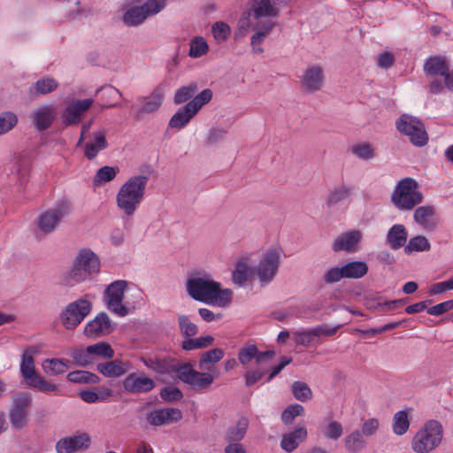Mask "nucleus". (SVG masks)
Segmentation results:
<instances>
[{
	"label": "nucleus",
	"mask_w": 453,
	"mask_h": 453,
	"mask_svg": "<svg viewBox=\"0 0 453 453\" xmlns=\"http://www.w3.org/2000/svg\"><path fill=\"white\" fill-rule=\"evenodd\" d=\"M188 294L196 301L221 308L227 307L233 298L230 288H221L211 277H191L186 282Z\"/></svg>",
	"instance_id": "obj_1"
},
{
	"label": "nucleus",
	"mask_w": 453,
	"mask_h": 453,
	"mask_svg": "<svg viewBox=\"0 0 453 453\" xmlns=\"http://www.w3.org/2000/svg\"><path fill=\"white\" fill-rule=\"evenodd\" d=\"M148 181V175H134L119 188L116 196V203L126 216L131 217L134 214L144 197Z\"/></svg>",
	"instance_id": "obj_2"
},
{
	"label": "nucleus",
	"mask_w": 453,
	"mask_h": 453,
	"mask_svg": "<svg viewBox=\"0 0 453 453\" xmlns=\"http://www.w3.org/2000/svg\"><path fill=\"white\" fill-rule=\"evenodd\" d=\"M35 352L32 349H27L21 357L20 373L26 380L27 387L44 394L58 395L59 388L58 385L36 373L34 359Z\"/></svg>",
	"instance_id": "obj_3"
},
{
	"label": "nucleus",
	"mask_w": 453,
	"mask_h": 453,
	"mask_svg": "<svg viewBox=\"0 0 453 453\" xmlns=\"http://www.w3.org/2000/svg\"><path fill=\"white\" fill-rule=\"evenodd\" d=\"M443 428L441 424L434 419L427 421L411 440V449L416 453H429L441 442Z\"/></svg>",
	"instance_id": "obj_4"
},
{
	"label": "nucleus",
	"mask_w": 453,
	"mask_h": 453,
	"mask_svg": "<svg viewBox=\"0 0 453 453\" xmlns=\"http://www.w3.org/2000/svg\"><path fill=\"white\" fill-rule=\"evenodd\" d=\"M71 212V204L66 200H61L42 211L36 218L35 224L37 235H48L54 233L65 217Z\"/></svg>",
	"instance_id": "obj_5"
},
{
	"label": "nucleus",
	"mask_w": 453,
	"mask_h": 453,
	"mask_svg": "<svg viewBox=\"0 0 453 453\" xmlns=\"http://www.w3.org/2000/svg\"><path fill=\"white\" fill-rule=\"evenodd\" d=\"M423 200L422 194L418 189V183L411 178L401 180L395 186L391 201L399 210L410 211Z\"/></svg>",
	"instance_id": "obj_6"
},
{
	"label": "nucleus",
	"mask_w": 453,
	"mask_h": 453,
	"mask_svg": "<svg viewBox=\"0 0 453 453\" xmlns=\"http://www.w3.org/2000/svg\"><path fill=\"white\" fill-rule=\"evenodd\" d=\"M100 271V262L97 256L90 250H82L76 257L70 271V277L76 282L89 280Z\"/></svg>",
	"instance_id": "obj_7"
},
{
	"label": "nucleus",
	"mask_w": 453,
	"mask_h": 453,
	"mask_svg": "<svg viewBox=\"0 0 453 453\" xmlns=\"http://www.w3.org/2000/svg\"><path fill=\"white\" fill-rule=\"evenodd\" d=\"M32 397L27 392L16 394L9 409V420L12 429L20 431L28 426Z\"/></svg>",
	"instance_id": "obj_8"
},
{
	"label": "nucleus",
	"mask_w": 453,
	"mask_h": 453,
	"mask_svg": "<svg viewBox=\"0 0 453 453\" xmlns=\"http://www.w3.org/2000/svg\"><path fill=\"white\" fill-rule=\"evenodd\" d=\"M92 303L85 297L79 298L70 303L61 311L59 319L63 326L67 330L75 329L89 314Z\"/></svg>",
	"instance_id": "obj_9"
},
{
	"label": "nucleus",
	"mask_w": 453,
	"mask_h": 453,
	"mask_svg": "<svg viewBox=\"0 0 453 453\" xmlns=\"http://www.w3.org/2000/svg\"><path fill=\"white\" fill-rule=\"evenodd\" d=\"M396 128L402 134L408 136L415 146L423 147L428 142L425 126L416 117L403 114L396 121Z\"/></svg>",
	"instance_id": "obj_10"
},
{
	"label": "nucleus",
	"mask_w": 453,
	"mask_h": 453,
	"mask_svg": "<svg viewBox=\"0 0 453 453\" xmlns=\"http://www.w3.org/2000/svg\"><path fill=\"white\" fill-rule=\"evenodd\" d=\"M281 258V251L272 249L265 252L257 266H254L255 275L262 286L273 281L276 276Z\"/></svg>",
	"instance_id": "obj_11"
},
{
	"label": "nucleus",
	"mask_w": 453,
	"mask_h": 453,
	"mask_svg": "<svg viewBox=\"0 0 453 453\" xmlns=\"http://www.w3.org/2000/svg\"><path fill=\"white\" fill-rule=\"evenodd\" d=\"M165 5V0H148L142 6L129 8L123 15V22L128 27L139 26L148 17L161 12Z\"/></svg>",
	"instance_id": "obj_12"
},
{
	"label": "nucleus",
	"mask_w": 453,
	"mask_h": 453,
	"mask_svg": "<svg viewBox=\"0 0 453 453\" xmlns=\"http://www.w3.org/2000/svg\"><path fill=\"white\" fill-rule=\"evenodd\" d=\"M290 0H250V10L243 13L245 18L252 17L257 21L262 19L277 18L282 5H286Z\"/></svg>",
	"instance_id": "obj_13"
},
{
	"label": "nucleus",
	"mask_w": 453,
	"mask_h": 453,
	"mask_svg": "<svg viewBox=\"0 0 453 453\" xmlns=\"http://www.w3.org/2000/svg\"><path fill=\"white\" fill-rule=\"evenodd\" d=\"M127 285L126 280H115L104 291L107 308L119 317H124L128 313L127 308L122 303Z\"/></svg>",
	"instance_id": "obj_14"
},
{
	"label": "nucleus",
	"mask_w": 453,
	"mask_h": 453,
	"mask_svg": "<svg viewBox=\"0 0 453 453\" xmlns=\"http://www.w3.org/2000/svg\"><path fill=\"white\" fill-rule=\"evenodd\" d=\"M178 378L195 389H203L212 384L214 379L211 373L200 372L192 368L190 364H184L178 366Z\"/></svg>",
	"instance_id": "obj_15"
},
{
	"label": "nucleus",
	"mask_w": 453,
	"mask_h": 453,
	"mask_svg": "<svg viewBox=\"0 0 453 453\" xmlns=\"http://www.w3.org/2000/svg\"><path fill=\"white\" fill-rule=\"evenodd\" d=\"M92 443L91 436L85 432L59 439L55 445L57 453H78L88 450Z\"/></svg>",
	"instance_id": "obj_16"
},
{
	"label": "nucleus",
	"mask_w": 453,
	"mask_h": 453,
	"mask_svg": "<svg viewBox=\"0 0 453 453\" xmlns=\"http://www.w3.org/2000/svg\"><path fill=\"white\" fill-rule=\"evenodd\" d=\"M182 418L181 411L177 408H162L148 411L146 421L153 426H160L177 422Z\"/></svg>",
	"instance_id": "obj_17"
},
{
	"label": "nucleus",
	"mask_w": 453,
	"mask_h": 453,
	"mask_svg": "<svg viewBox=\"0 0 453 453\" xmlns=\"http://www.w3.org/2000/svg\"><path fill=\"white\" fill-rule=\"evenodd\" d=\"M114 330V326L105 312H100L97 316L87 323L84 328V334L88 337L96 338L111 334Z\"/></svg>",
	"instance_id": "obj_18"
},
{
	"label": "nucleus",
	"mask_w": 453,
	"mask_h": 453,
	"mask_svg": "<svg viewBox=\"0 0 453 453\" xmlns=\"http://www.w3.org/2000/svg\"><path fill=\"white\" fill-rule=\"evenodd\" d=\"M156 387L155 381L137 373H130L123 380L124 389L130 394H145L150 392Z\"/></svg>",
	"instance_id": "obj_19"
},
{
	"label": "nucleus",
	"mask_w": 453,
	"mask_h": 453,
	"mask_svg": "<svg viewBox=\"0 0 453 453\" xmlns=\"http://www.w3.org/2000/svg\"><path fill=\"white\" fill-rule=\"evenodd\" d=\"M93 104L92 99L77 100L71 103L62 114V120L65 126L78 124L81 115L87 111Z\"/></svg>",
	"instance_id": "obj_20"
},
{
	"label": "nucleus",
	"mask_w": 453,
	"mask_h": 453,
	"mask_svg": "<svg viewBox=\"0 0 453 453\" xmlns=\"http://www.w3.org/2000/svg\"><path fill=\"white\" fill-rule=\"evenodd\" d=\"M324 78L323 68L319 65H311L303 73L302 87L308 92L319 91L323 87Z\"/></svg>",
	"instance_id": "obj_21"
},
{
	"label": "nucleus",
	"mask_w": 453,
	"mask_h": 453,
	"mask_svg": "<svg viewBox=\"0 0 453 453\" xmlns=\"http://www.w3.org/2000/svg\"><path fill=\"white\" fill-rule=\"evenodd\" d=\"M56 118V108L50 104H43L35 109L31 119L38 131L48 129Z\"/></svg>",
	"instance_id": "obj_22"
},
{
	"label": "nucleus",
	"mask_w": 453,
	"mask_h": 453,
	"mask_svg": "<svg viewBox=\"0 0 453 453\" xmlns=\"http://www.w3.org/2000/svg\"><path fill=\"white\" fill-rule=\"evenodd\" d=\"M362 238V233L359 230H352L350 232L343 233L338 236L333 245L332 249L335 252L342 250L347 252H354L357 250V245Z\"/></svg>",
	"instance_id": "obj_23"
},
{
	"label": "nucleus",
	"mask_w": 453,
	"mask_h": 453,
	"mask_svg": "<svg viewBox=\"0 0 453 453\" xmlns=\"http://www.w3.org/2000/svg\"><path fill=\"white\" fill-rule=\"evenodd\" d=\"M275 26L276 23L271 19L257 21L254 27L257 32L250 38V44L255 53L261 54L264 51L261 44Z\"/></svg>",
	"instance_id": "obj_24"
},
{
	"label": "nucleus",
	"mask_w": 453,
	"mask_h": 453,
	"mask_svg": "<svg viewBox=\"0 0 453 453\" xmlns=\"http://www.w3.org/2000/svg\"><path fill=\"white\" fill-rule=\"evenodd\" d=\"M275 26L276 23L271 19L257 21L254 27L257 32L250 38V44L255 53L261 54L264 51L261 44Z\"/></svg>",
	"instance_id": "obj_25"
},
{
	"label": "nucleus",
	"mask_w": 453,
	"mask_h": 453,
	"mask_svg": "<svg viewBox=\"0 0 453 453\" xmlns=\"http://www.w3.org/2000/svg\"><path fill=\"white\" fill-rule=\"evenodd\" d=\"M250 420L247 417H240L234 424L229 426L224 434L226 442L242 441L247 434Z\"/></svg>",
	"instance_id": "obj_26"
},
{
	"label": "nucleus",
	"mask_w": 453,
	"mask_h": 453,
	"mask_svg": "<svg viewBox=\"0 0 453 453\" xmlns=\"http://www.w3.org/2000/svg\"><path fill=\"white\" fill-rule=\"evenodd\" d=\"M255 278L254 266H250L246 258L238 260L232 273L234 284L242 287L247 281L253 280Z\"/></svg>",
	"instance_id": "obj_27"
},
{
	"label": "nucleus",
	"mask_w": 453,
	"mask_h": 453,
	"mask_svg": "<svg viewBox=\"0 0 453 453\" xmlns=\"http://www.w3.org/2000/svg\"><path fill=\"white\" fill-rule=\"evenodd\" d=\"M165 97L164 90L161 87H157L152 93L146 96L142 97V106L139 110L137 115L141 114H150L157 111L159 107L162 105Z\"/></svg>",
	"instance_id": "obj_28"
},
{
	"label": "nucleus",
	"mask_w": 453,
	"mask_h": 453,
	"mask_svg": "<svg viewBox=\"0 0 453 453\" xmlns=\"http://www.w3.org/2000/svg\"><path fill=\"white\" fill-rule=\"evenodd\" d=\"M129 369L130 365L128 362H123L117 359L97 365V371L104 376L110 378L122 376L127 373Z\"/></svg>",
	"instance_id": "obj_29"
},
{
	"label": "nucleus",
	"mask_w": 453,
	"mask_h": 453,
	"mask_svg": "<svg viewBox=\"0 0 453 453\" xmlns=\"http://www.w3.org/2000/svg\"><path fill=\"white\" fill-rule=\"evenodd\" d=\"M307 438L305 427H298L294 431L284 434L280 441V447L286 452L294 451L298 445Z\"/></svg>",
	"instance_id": "obj_30"
},
{
	"label": "nucleus",
	"mask_w": 453,
	"mask_h": 453,
	"mask_svg": "<svg viewBox=\"0 0 453 453\" xmlns=\"http://www.w3.org/2000/svg\"><path fill=\"white\" fill-rule=\"evenodd\" d=\"M107 147L106 132L100 130L93 134V140L86 144L84 153L88 159H93L100 150Z\"/></svg>",
	"instance_id": "obj_31"
},
{
	"label": "nucleus",
	"mask_w": 453,
	"mask_h": 453,
	"mask_svg": "<svg viewBox=\"0 0 453 453\" xmlns=\"http://www.w3.org/2000/svg\"><path fill=\"white\" fill-rule=\"evenodd\" d=\"M434 207L431 205L420 206L414 212V220L425 229H434L436 226L434 220Z\"/></svg>",
	"instance_id": "obj_32"
},
{
	"label": "nucleus",
	"mask_w": 453,
	"mask_h": 453,
	"mask_svg": "<svg viewBox=\"0 0 453 453\" xmlns=\"http://www.w3.org/2000/svg\"><path fill=\"white\" fill-rule=\"evenodd\" d=\"M143 364L150 370L160 373L168 374L177 372L178 367L169 359L158 357H142Z\"/></svg>",
	"instance_id": "obj_33"
},
{
	"label": "nucleus",
	"mask_w": 453,
	"mask_h": 453,
	"mask_svg": "<svg viewBox=\"0 0 453 453\" xmlns=\"http://www.w3.org/2000/svg\"><path fill=\"white\" fill-rule=\"evenodd\" d=\"M408 238V232L402 224L394 225L388 232L387 243L392 250H398L404 246Z\"/></svg>",
	"instance_id": "obj_34"
},
{
	"label": "nucleus",
	"mask_w": 453,
	"mask_h": 453,
	"mask_svg": "<svg viewBox=\"0 0 453 453\" xmlns=\"http://www.w3.org/2000/svg\"><path fill=\"white\" fill-rule=\"evenodd\" d=\"M354 191L351 185L342 184L334 187L327 195L326 204L328 207H333L341 202L350 198Z\"/></svg>",
	"instance_id": "obj_35"
},
{
	"label": "nucleus",
	"mask_w": 453,
	"mask_h": 453,
	"mask_svg": "<svg viewBox=\"0 0 453 453\" xmlns=\"http://www.w3.org/2000/svg\"><path fill=\"white\" fill-rule=\"evenodd\" d=\"M449 70L445 58L435 56L429 58L424 64V72L430 76H443Z\"/></svg>",
	"instance_id": "obj_36"
},
{
	"label": "nucleus",
	"mask_w": 453,
	"mask_h": 453,
	"mask_svg": "<svg viewBox=\"0 0 453 453\" xmlns=\"http://www.w3.org/2000/svg\"><path fill=\"white\" fill-rule=\"evenodd\" d=\"M367 446V441L360 430L356 429L344 439V448L349 453H360Z\"/></svg>",
	"instance_id": "obj_37"
},
{
	"label": "nucleus",
	"mask_w": 453,
	"mask_h": 453,
	"mask_svg": "<svg viewBox=\"0 0 453 453\" xmlns=\"http://www.w3.org/2000/svg\"><path fill=\"white\" fill-rule=\"evenodd\" d=\"M224 354V350L220 348L203 352L200 357L198 368L202 371L211 370L213 365L223 358Z\"/></svg>",
	"instance_id": "obj_38"
},
{
	"label": "nucleus",
	"mask_w": 453,
	"mask_h": 453,
	"mask_svg": "<svg viewBox=\"0 0 453 453\" xmlns=\"http://www.w3.org/2000/svg\"><path fill=\"white\" fill-rule=\"evenodd\" d=\"M70 361L62 358L46 359L42 362V366L45 373L50 376H56L64 373L70 367Z\"/></svg>",
	"instance_id": "obj_39"
},
{
	"label": "nucleus",
	"mask_w": 453,
	"mask_h": 453,
	"mask_svg": "<svg viewBox=\"0 0 453 453\" xmlns=\"http://www.w3.org/2000/svg\"><path fill=\"white\" fill-rule=\"evenodd\" d=\"M346 279H360L368 272V265L363 261H352L342 266Z\"/></svg>",
	"instance_id": "obj_40"
},
{
	"label": "nucleus",
	"mask_w": 453,
	"mask_h": 453,
	"mask_svg": "<svg viewBox=\"0 0 453 453\" xmlns=\"http://www.w3.org/2000/svg\"><path fill=\"white\" fill-rule=\"evenodd\" d=\"M191 108H188L186 104L183 108L176 111L173 116L170 119L169 127L172 128L180 129L184 127L196 116L195 112L191 111Z\"/></svg>",
	"instance_id": "obj_41"
},
{
	"label": "nucleus",
	"mask_w": 453,
	"mask_h": 453,
	"mask_svg": "<svg viewBox=\"0 0 453 453\" xmlns=\"http://www.w3.org/2000/svg\"><path fill=\"white\" fill-rule=\"evenodd\" d=\"M66 379L75 384H97L100 380L96 374L83 370L70 372Z\"/></svg>",
	"instance_id": "obj_42"
},
{
	"label": "nucleus",
	"mask_w": 453,
	"mask_h": 453,
	"mask_svg": "<svg viewBox=\"0 0 453 453\" xmlns=\"http://www.w3.org/2000/svg\"><path fill=\"white\" fill-rule=\"evenodd\" d=\"M410 419L406 411H399L393 417L392 429L395 434L402 436L409 430Z\"/></svg>",
	"instance_id": "obj_43"
},
{
	"label": "nucleus",
	"mask_w": 453,
	"mask_h": 453,
	"mask_svg": "<svg viewBox=\"0 0 453 453\" xmlns=\"http://www.w3.org/2000/svg\"><path fill=\"white\" fill-rule=\"evenodd\" d=\"M119 172L117 166H103L96 171L93 183L96 186H101L112 180Z\"/></svg>",
	"instance_id": "obj_44"
},
{
	"label": "nucleus",
	"mask_w": 453,
	"mask_h": 453,
	"mask_svg": "<svg viewBox=\"0 0 453 453\" xmlns=\"http://www.w3.org/2000/svg\"><path fill=\"white\" fill-rule=\"evenodd\" d=\"M214 342V338L211 335H205L199 338L193 339L192 337H189L188 339H185L181 342V348L184 350H192V349H203L206 347L211 346Z\"/></svg>",
	"instance_id": "obj_45"
},
{
	"label": "nucleus",
	"mask_w": 453,
	"mask_h": 453,
	"mask_svg": "<svg viewBox=\"0 0 453 453\" xmlns=\"http://www.w3.org/2000/svg\"><path fill=\"white\" fill-rule=\"evenodd\" d=\"M212 95V91L210 88L203 89L187 104L188 108H191V111L196 114L203 105L211 100Z\"/></svg>",
	"instance_id": "obj_46"
},
{
	"label": "nucleus",
	"mask_w": 453,
	"mask_h": 453,
	"mask_svg": "<svg viewBox=\"0 0 453 453\" xmlns=\"http://www.w3.org/2000/svg\"><path fill=\"white\" fill-rule=\"evenodd\" d=\"M291 391L295 398L300 402H306L312 397V391L307 383L295 381L291 386Z\"/></svg>",
	"instance_id": "obj_47"
},
{
	"label": "nucleus",
	"mask_w": 453,
	"mask_h": 453,
	"mask_svg": "<svg viewBox=\"0 0 453 453\" xmlns=\"http://www.w3.org/2000/svg\"><path fill=\"white\" fill-rule=\"evenodd\" d=\"M88 352L90 353L91 357L96 356L104 358H112L114 356L111 346L104 342L88 346Z\"/></svg>",
	"instance_id": "obj_48"
},
{
	"label": "nucleus",
	"mask_w": 453,
	"mask_h": 453,
	"mask_svg": "<svg viewBox=\"0 0 453 453\" xmlns=\"http://www.w3.org/2000/svg\"><path fill=\"white\" fill-rule=\"evenodd\" d=\"M430 250V243L428 240L422 235H418L410 239L407 245L404 246L406 254H411L414 251H425Z\"/></svg>",
	"instance_id": "obj_49"
},
{
	"label": "nucleus",
	"mask_w": 453,
	"mask_h": 453,
	"mask_svg": "<svg viewBox=\"0 0 453 453\" xmlns=\"http://www.w3.org/2000/svg\"><path fill=\"white\" fill-rule=\"evenodd\" d=\"M197 91L198 86L196 83L183 86L175 92L173 101L176 104H183L192 98Z\"/></svg>",
	"instance_id": "obj_50"
},
{
	"label": "nucleus",
	"mask_w": 453,
	"mask_h": 453,
	"mask_svg": "<svg viewBox=\"0 0 453 453\" xmlns=\"http://www.w3.org/2000/svg\"><path fill=\"white\" fill-rule=\"evenodd\" d=\"M178 325L182 336L186 339L195 336L198 333L197 326L191 322L186 315H179Z\"/></svg>",
	"instance_id": "obj_51"
},
{
	"label": "nucleus",
	"mask_w": 453,
	"mask_h": 453,
	"mask_svg": "<svg viewBox=\"0 0 453 453\" xmlns=\"http://www.w3.org/2000/svg\"><path fill=\"white\" fill-rule=\"evenodd\" d=\"M57 88L58 82L54 79L47 77L38 80L33 89L35 94L46 95L56 90Z\"/></svg>",
	"instance_id": "obj_52"
},
{
	"label": "nucleus",
	"mask_w": 453,
	"mask_h": 453,
	"mask_svg": "<svg viewBox=\"0 0 453 453\" xmlns=\"http://www.w3.org/2000/svg\"><path fill=\"white\" fill-rule=\"evenodd\" d=\"M304 413V408L301 404L294 403L288 405L281 413L282 422L288 426L294 422L297 416H302Z\"/></svg>",
	"instance_id": "obj_53"
},
{
	"label": "nucleus",
	"mask_w": 453,
	"mask_h": 453,
	"mask_svg": "<svg viewBox=\"0 0 453 453\" xmlns=\"http://www.w3.org/2000/svg\"><path fill=\"white\" fill-rule=\"evenodd\" d=\"M322 433L326 439L336 441L342 435L343 427L340 422L331 420L322 428Z\"/></svg>",
	"instance_id": "obj_54"
},
{
	"label": "nucleus",
	"mask_w": 453,
	"mask_h": 453,
	"mask_svg": "<svg viewBox=\"0 0 453 453\" xmlns=\"http://www.w3.org/2000/svg\"><path fill=\"white\" fill-rule=\"evenodd\" d=\"M257 347L255 344L246 345L238 351V360L243 365H248L253 359L257 362Z\"/></svg>",
	"instance_id": "obj_55"
},
{
	"label": "nucleus",
	"mask_w": 453,
	"mask_h": 453,
	"mask_svg": "<svg viewBox=\"0 0 453 453\" xmlns=\"http://www.w3.org/2000/svg\"><path fill=\"white\" fill-rule=\"evenodd\" d=\"M18 123L17 116L11 111L0 114V135L11 131Z\"/></svg>",
	"instance_id": "obj_56"
},
{
	"label": "nucleus",
	"mask_w": 453,
	"mask_h": 453,
	"mask_svg": "<svg viewBox=\"0 0 453 453\" xmlns=\"http://www.w3.org/2000/svg\"><path fill=\"white\" fill-rule=\"evenodd\" d=\"M208 51V44L203 37H196L190 42L188 55L192 58H200Z\"/></svg>",
	"instance_id": "obj_57"
},
{
	"label": "nucleus",
	"mask_w": 453,
	"mask_h": 453,
	"mask_svg": "<svg viewBox=\"0 0 453 453\" xmlns=\"http://www.w3.org/2000/svg\"><path fill=\"white\" fill-rule=\"evenodd\" d=\"M70 356L74 363L80 366L85 367L93 363V358L90 353L88 352V347L86 349H74Z\"/></svg>",
	"instance_id": "obj_58"
},
{
	"label": "nucleus",
	"mask_w": 453,
	"mask_h": 453,
	"mask_svg": "<svg viewBox=\"0 0 453 453\" xmlns=\"http://www.w3.org/2000/svg\"><path fill=\"white\" fill-rule=\"evenodd\" d=\"M211 33L214 36V38L219 42H224L226 41L228 36L230 35L231 29L230 27L223 22V21H218L215 22L211 27Z\"/></svg>",
	"instance_id": "obj_59"
},
{
	"label": "nucleus",
	"mask_w": 453,
	"mask_h": 453,
	"mask_svg": "<svg viewBox=\"0 0 453 453\" xmlns=\"http://www.w3.org/2000/svg\"><path fill=\"white\" fill-rule=\"evenodd\" d=\"M267 371L268 369L265 365H257V368L248 371L244 375L245 385L247 387L253 386L265 376Z\"/></svg>",
	"instance_id": "obj_60"
},
{
	"label": "nucleus",
	"mask_w": 453,
	"mask_h": 453,
	"mask_svg": "<svg viewBox=\"0 0 453 453\" xmlns=\"http://www.w3.org/2000/svg\"><path fill=\"white\" fill-rule=\"evenodd\" d=\"M352 152L363 160H370L374 157V150L369 143H362L352 147Z\"/></svg>",
	"instance_id": "obj_61"
},
{
	"label": "nucleus",
	"mask_w": 453,
	"mask_h": 453,
	"mask_svg": "<svg viewBox=\"0 0 453 453\" xmlns=\"http://www.w3.org/2000/svg\"><path fill=\"white\" fill-rule=\"evenodd\" d=\"M160 396L165 402H177L183 397V394L178 388L165 387L160 391Z\"/></svg>",
	"instance_id": "obj_62"
},
{
	"label": "nucleus",
	"mask_w": 453,
	"mask_h": 453,
	"mask_svg": "<svg viewBox=\"0 0 453 453\" xmlns=\"http://www.w3.org/2000/svg\"><path fill=\"white\" fill-rule=\"evenodd\" d=\"M342 279H345L343 276V271L342 267H332L327 270L322 277V280L326 284H334L339 282Z\"/></svg>",
	"instance_id": "obj_63"
},
{
	"label": "nucleus",
	"mask_w": 453,
	"mask_h": 453,
	"mask_svg": "<svg viewBox=\"0 0 453 453\" xmlns=\"http://www.w3.org/2000/svg\"><path fill=\"white\" fill-rule=\"evenodd\" d=\"M226 133L227 131L225 128H211L207 134L206 143L208 145H212L223 141Z\"/></svg>",
	"instance_id": "obj_64"
}]
</instances>
